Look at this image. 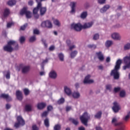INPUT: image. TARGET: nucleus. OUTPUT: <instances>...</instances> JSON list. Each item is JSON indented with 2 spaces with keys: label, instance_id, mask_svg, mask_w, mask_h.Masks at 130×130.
I'll return each instance as SVG.
<instances>
[{
  "label": "nucleus",
  "instance_id": "nucleus-25",
  "mask_svg": "<svg viewBox=\"0 0 130 130\" xmlns=\"http://www.w3.org/2000/svg\"><path fill=\"white\" fill-rule=\"evenodd\" d=\"M44 123L46 127H49V119H48V118H46L44 121Z\"/></svg>",
  "mask_w": 130,
  "mask_h": 130
},
{
  "label": "nucleus",
  "instance_id": "nucleus-49",
  "mask_svg": "<svg viewBox=\"0 0 130 130\" xmlns=\"http://www.w3.org/2000/svg\"><path fill=\"white\" fill-rule=\"evenodd\" d=\"M47 112H49V111H51V110H53V107H52V106L49 105V106H48L47 107Z\"/></svg>",
  "mask_w": 130,
  "mask_h": 130
},
{
  "label": "nucleus",
  "instance_id": "nucleus-13",
  "mask_svg": "<svg viewBox=\"0 0 130 130\" xmlns=\"http://www.w3.org/2000/svg\"><path fill=\"white\" fill-rule=\"evenodd\" d=\"M115 126L117 125H119V127L116 129L115 130H124L125 126L123 125V123L122 122H119L118 123H115Z\"/></svg>",
  "mask_w": 130,
  "mask_h": 130
},
{
  "label": "nucleus",
  "instance_id": "nucleus-31",
  "mask_svg": "<svg viewBox=\"0 0 130 130\" xmlns=\"http://www.w3.org/2000/svg\"><path fill=\"white\" fill-rule=\"evenodd\" d=\"M8 6H10V7H12V6H15L16 5V1L15 0H11L8 1Z\"/></svg>",
  "mask_w": 130,
  "mask_h": 130
},
{
  "label": "nucleus",
  "instance_id": "nucleus-39",
  "mask_svg": "<svg viewBox=\"0 0 130 130\" xmlns=\"http://www.w3.org/2000/svg\"><path fill=\"white\" fill-rule=\"evenodd\" d=\"M87 12H83L81 15V18L82 19H85L87 17Z\"/></svg>",
  "mask_w": 130,
  "mask_h": 130
},
{
  "label": "nucleus",
  "instance_id": "nucleus-61",
  "mask_svg": "<svg viewBox=\"0 0 130 130\" xmlns=\"http://www.w3.org/2000/svg\"><path fill=\"white\" fill-rule=\"evenodd\" d=\"M74 48H76V46L73 45V46H71L69 47V49H70V50H71V51L73 50V49H74Z\"/></svg>",
  "mask_w": 130,
  "mask_h": 130
},
{
  "label": "nucleus",
  "instance_id": "nucleus-58",
  "mask_svg": "<svg viewBox=\"0 0 130 130\" xmlns=\"http://www.w3.org/2000/svg\"><path fill=\"white\" fill-rule=\"evenodd\" d=\"M49 50H50V51H53V50H54V46H51L49 47Z\"/></svg>",
  "mask_w": 130,
  "mask_h": 130
},
{
  "label": "nucleus",
  "instance_id": "nucleus-46",
  "mask_svg": "<svg viewBox=\"0 0 130 130\" xmlns=\"http://www.w3.org/2000/svg\"><path fill=\"white\" fill-rule=\"evenodd\" d=\"M125 96V91L122 90L120 92V97H124Z\"/></svg>",
  "mask_w": 130,
  "mask_h": 130
},
{
  "label": "nucleus",
  "instance_id": "nucleus-16",
  "mask_svg": "<svg viewBox=\"0 0 130 130\" xmlns=\"http://www.w3.org/2000/svg\"><path fill=\"white\" fill-rule=\"evenodd\" d=\"M49 76L51 79H56V77H57V74H56V72H55V71H52L50 72Z\"/></svg>",
  "mask_w": 130,
  "mask_h": 130
},
{
  "label": "nucleus",
  "instance_id": "nucleus-5",
  "mask_svg": "<svg viewBox=\"0 0 130 130\" xmlns=\"http://www.w3.org/2000/svg\"><path fill=\"white\" fill-rule=\"evenodd\" d=\"M80 119L82 123H83V124H85V125H87V123H88V120L90 119V115H89L88 113L85 112L81 116H80Z\"/></svg>",
  "mask_w": 130,
  "mask_h": 130
},
{
  "label": "nucleus",
  "instance_id": "nucleus-45",
  "mask_svg": "<svg viewBox=\"0 0 130 130\" xmlns=\"http://www.w3.org/2000/svg\"><path fill=\"white\" fill-rule=\"evenodd\" d=\"M47 115H48V112L45 111L42 114L41 116H42V117H46V116H47Z\"/></svg>",
  "mask_w": 130,
  "mask_h": 130
},
{
  "label": "nucleus",
  "instance_id": "nucleus-4",
  "mask_svg": "<svg viewBox=\"0 0 130 130\" xmlns=\"http://www.w3.org/2000/svg\"><path fill=\"white\" fill-rule=\"evenodd\" d=\"M46 0H36V2L38 3L37 7L35 8L33 10V14L34 17L36 19H38L39 18V15H38V11L41 7H42V4H41L42 2Z\"/></svg>",
  "mask_w": 130,
  "mask_h": 130
},
{
  "label": "nucleus",
  "instance_id": "nucleus-20",
  "mask_svg": "<svg viewBox=\"0 0 130 130\" xmlns=\"http://www.w3.org/2000/svg\"><path fill=\"white\" fill-rule=\"evenodd\" d=\"M40 14L41 16H44L45 15V13H46V11L47 10L46 9V7H42V6L40 8Z\"/></svg>",
  "mask_w": 130,
  "mask_h": 130
},
{
  "label": "nucleus",
  "instance_id": "nucleus-57",
  "mask_svg": "<svg viewBox=\"0 0 130 130\" xmlns=\"http://www.w3.org/2000/svg\"><path fill=\"white\" fill-rule=\"evenodd\" d=\"M39 33V30L38 29L34 30V34H37V35H38Z\"/></svg>",
  "mask_w": 130,
  "mask_h": 130
},
{
  "label": "nucleus",
  "instance_id": "nucleus-11",
  "mask_svg": "<svg viewBox=\"0 0 130 130\" xmlns=\"http://www.w3.org/2000/svg\"><path fill=\"white\" fill-rule=\"evenodd\" d=\"M90 78H91L90 75L86 76L83 81L84 84H92V83H94V81L93 80H90Z\"/></svg>",
  "mask_w": 130,
  "mask_h": 130
},
{
  "label": "nucleus",
  "instance_id": "nucleus-54",
  "mask_svg": "<svg viewBox=\"0 0 130 130\" xmlns=\"http://www.w3.org/2000/svg\"><path fill=\"white\" fill-rule=\"evenodd\" d=\"M106 0H98V3L100 5H103V4H105V2Z\"/></svg>",
  "mask_w": 130,
  "mask_h": 130
},
{
  "label": "nucleus",
  "instance_id": "nucleus-30",
  "mask_svg": "<svg viewBox=\"0 0 130 130\" xmlns=\"http://www.w3.org/2000/svg\"><path fill=\"white\" fill-rule=\"evenodd\" d=\"M3 15L4 17H8V16L10 15V9H5Z\"/></svg>",
  "mask_w": 130,
  "mask_h": 130
},
{
  "label": "nucleus",
  "instance_id": "nucleus-1",
  "mask_svg": "<svg viewBox=\"0 0 130 130\" xmlns=\"http://www.w3.org/2000/svg\"><path fill=\"white\" fill-rule=\"evenodd\" d=\"M5 51L8 52H12L14 50L19 49V45L15 41H10L8 42L7 45L3 47Z\"/></svg>",
  "mask_w": 130,
  "mask_h": 130
},
{
  "label": "nucleus",
  "instance_id": "nucleus-55",
  "mask_svg": "<svg viewBox=\"0 0 130 130\" xmlns=\"http://www.w3.org/2000/svg\"><path fill=\"white\" fill-rule=\"evenodd\" d=\"M117 119L116 118H113L112 120V123H114V125H115V123H117Z\"/></svg>",
  "mask_w": 130,
  "mask_h": 130
},
{
  "label": "nucleus",
  "instance_id": "nucleus-50",
  "mask_svg": "<svg viewBox=\"0 0 130 130\" xmlns=\"http://www.w3.org/2000/svg\"><path fill=\"white\" fill-rule=\"evenodd\" d=\"M120 91V87H115L114 89V91L115 93H118V92H119Z\"/></svg>",
  "mask_w": 130,
  "mask_h": 130
},
{
  "label": "nucleus",
  "instance_id": "nucleus-22",
  "mask_svg": "<svg viewBox=\"0 0 130 130\" xmlns=\"http://www.w3.org/2000/svg\"><path fill=\"white\" fill-rule=\"evenodd\" d=\"M64 90L65 93L67 95H68V96H70V95H72V90H71V89H70L67 86H64Z\"/></svg>",
  "mask_w": 130,
  "mask_h": 130
},
{
  "label": "nucleus",
  "instance_id": "nucleus-60",
  "mask_svg": "<svg viewBox=\"0 0 130 130\" xmlns=\"http://www.w3.org/2000/svg\"><path fill=\"white\" fill-rule=\"evenodd\" d=\"M106 89L107 90H109L110 91V90H111V85H106Z\"/></svg>",
  "mask_w": 130,
  "mask_h": 130
},
{
  "label": "nucleus",
  "instance_id": "nucleus-63",
  "mask_svg": "<svg viewBox=\"0 0 130 130\" xmlns=\"http://www.w3.org/2000/svg\"><path fill=\"white\" fill-rule=\"evenodd\" d=\"M71 109H72V107H66V111H70V110H71Z\"/></svg>",
  "mask_w": 130,
  "mask_h": 130
},
{
  "label": "nucleus",
  "instance_id": "nucleus-17",
  "mask_svg": "<svg viewBox=\"0 0 130 130\" xmlns=\"http://www.w3.org/2000/svg\"><path fill=\"white\" fill-rule=\"evenodd\" d=\"M112 38L113 39H114L115 40H120L121 39V37L119 35V34L117 33H114L112 35Z\"/></svg>",
  "mask_w": 130,
  "mask_h": 130
},
{
  "label": "nucleus",
  "instance_id": "nucleus-34",
  "mask_svg": "<svg viewBox=\"0 0 130 130\" xmlns=\"http://www.w3.org/2000/svg\"><path fill=\"white\" fill-rule=\"evenodd\" d=\"M61 129V125L59 124L55 125L54 126V130H60Z\"/></svg>",
  "mask_w": 130,
  "mask_h": 130
},
{
  "label": "nucleus",
  "instance_id": "nucleus-48",
  "mask_svg": "<svg viewBox=\"0 0 130 130\" xmlns=\"http://www.w3.org/2000/svg\"><path fill=\"white\" fill-rule=\"evenodd\" d=\"M6 77V79H8L11 78V73L10 72V71H7Z\"/></svg>",
  "mask_w": 130,
  "mask_h": 130
},
{
  "label": "nucleus",
  "instance_id": "nucleus-35",
  "mask_svg": "<svg viewBox=\"0 0 130 130\" xmlns=\"http://www.w3.org/2000/svg\"><path fill=\"white\" fill-rule=\"evenodd\" d=\"M25 40H26V38H25V37L24 36H21L19 38V42L21 43V44H23V43L25 42Z\"/></svg>",
  "mask_w": 130,
  "mask_h": 130
},
{
  "label": "nucleus",
  "instance_id": "nucleus-24",
  "mask_svg": "<svg viewBox=\"0 0 130 130\" xmlns=\"http://www.w3.org/2000/svg\"><path fill=\"white\" fill-rule=\"evenodd\" d=\"M28 8L27 7H24L23 9H21V10L20 12V14L21 16H23V15H25V14L27 13Z\"/></svg>",
  "mask_w": 130,
  "mask_h": 130
},
{
  "label": "nucleus",
  "instance_id": "nucleus-19",
  "mask_svg": "<svg viewBox=\"0 0 130 130\" xmlns=\"http://www.w3.org/2000/svg\"><path fill=\"white\" fill-rule=\"evenodd\" d=\"M46 107V104L44 103H40L38 104L37 106L38 109H39L40 110L43 109V108H45Z\"/></svg>",
  "mask_w": 130,
  "mask_h": 130
},
{
  "label": "nucleus",
  "instance_id": "nucleus-47",
  "mask_svg": "<svg viewBox=\"0 0 130 130\" xmlns=\"http://www.w3.org/2000/svg\"><path fill=\"white\" fill-rule=\"evenodd\" d=\"M93 40H97V39H99V34H95L93 36Z\"/></svg>",
  "mask_w": 130,
  "mask_h": 130
},
{
  "label": "nucleus",
  "instance_id": "nucleus-44",
  "mask_svg": "<svg viewBox=\"0 0 130 130\" xmlns=\"http://www.w3.org/2000/svg\"><path fill=\"white\" fill-rule=\"evenodd\" d=\"M35 40H36V37L35 36H34L30 38L29 41V42H34Z\"/></svg>",
  "mask_w": 130,
  "mask_h": 130
},
{
  "label": "nucleus",
  "instance_id": "nucleus-6",
  "mask_svg": "<svg viewBox=\"0 0 130 130\" xmlns=\"http://www.w3.org/2000/svg\"><path fill=\"white\" fill-rule=\"evenodd\" d=\"M17 120L18 122H16L14 124L15 127L16 128H18V127H19L20 125H25V121L24 119H23V118H22V116H18L17 117Z\"/></svg>",
  "mask_w": 130,
  "mask_h": 130
},
{
  "label": "nucleus",
  "instance_id": "nucleus-40",
  "mask_svg": "<svg viewBox=\"0 0 130 130\" xmlns=\"http://www.w3.org/2000/svg\"><path fill=\"white\" fill-rule=\"evenodd\" d=\"M130 49V44H127L124 46V50H128Z\"/></svg>",
  "mask_w": 130,
  "mask_h": 130
},
{
  "label": "nucleus",
  "instance_id": "nucleus-8",
  "mask_svg": "<svg viewBox=\"0 0 130 130\" xmlns=\"http://www.w3.org/2000/svg\"><path fill=\"white\" fill-rule=\"evenodd\" d=\"M41 26L42 27H46L47 28H52V24L49 20H46L42 22Z\"/></svg>",
  "mask_w": 130,
  "mask_h": 130
},
{
  "label": "nucleus",
  "instance_id": "nucleus-15",
  "mask_svg": "<svg viewBox=\"0 0 130 130\" xmlns=\"http://www.w3.org/2000/svg\"><path fill=\"white\" fill-rule=\"evenodd\" d=\"M96 55H97L99 60L101 61H103V60H104V55H103L102 52L100 51L99 52H96Z\"/></svg>",
  "mask_w": 130,
  "mask_h": 130
},
{
  "label": "nucleus",
  "instance_id": "nucleus-43",
  "mask_svg": "<svg viewBox=\"0 0 130 130\" xmlns=\"http://www.w3.org/2000/svg\"><path fill=\"white\" fill-rule=\"evenodd\" d=\"M53 22L54 25H56V26H60V23L58 20L55 19L54 20Z\"/></svg>",
  "mask_w": 130,
  "mask_h": 130
},
{
  "label": "nucleus",
  "instance_id": "nucleus-64",
  "mask_svg": "<svg viewBox=\"0 0 130 130\" xmlns=\"http://www.w3.org/2000/svg\"><path fill=\"white\" fill-rule=\"evenodd\" d=\"M95 129L96 130H102V128L100 126L96 127Z\"/></svg>",
  "mask_w": 130,
  "mask_h": 130
},
{
  "label": "nucleus",
  "instance_id": "nucleus-9",
  "mask_svg": "<svg viewBox=\"0 0 130 130\" xmlns=\"http://www.w3.org/2000/svg\"><path fill=\"white\" fill-rule=\"evenodd\" d=\"M112 109L115 113L118 112L119 110H120V107L117 102H115L113 103V106L112 107Z\"/></svg>",
  "mask_w": 130,
  "mask_h": 130
},
{
  "label": "nucleus",
  "instance_id": "nucleus-2",
  "mask_svg": "<svg viewBox=\"0 0 130 130\" xmlns=\"http://www.w3.org/2000/svg\"><path fill=\"white\" fill-rule=\"evenodd\" d=\"M121 63H122V60L118 59L116 62L114 69L112 70L110 73V76H113L115 80H118V79H119V72H118V71L120 70Z\"/></svg>",
  "mask_w": 130,
  "mask_h": 130
},
{
  "label": "nucleus",
  "instance_id": "nucleus-26",
  "mask_svg": "<svg viewBox=\"0 0 130 130\" xmlns=\"http://www.w3.org/2000/svg\"><path fill=\"white\" fill-rule=\"evenodd\" d=\"M72 96L73 98H75L76 99H78V98H80V93L79 92H74L72 94Z\"/></svg>",
  "mask_w": 130,
  "mask_h": 130
},
{
  "label": "nucleus",
  "instance_id": "nucleus-33",
  "mask_svg": "<svg viewBox=\"0 0 130 130\" xmlns=\"http://www.w3.org/2000/svg\"><path fill=\"white\" fill-rule=\"evenodd\" d=\"M102 115V112L99 111L94 115V117L95 118H101V116Z\"/></svg>",
  "mask_w": 130,
  "mask_h": 130
},
{
  "label": "nucleus",
  "instance_id": "nucleus-12",
  "mask_svg": "<svg viewBox=\"0 0 130 130\" xmlns=\"http://www.w3.org/2000/svg\"><path fill=\"white\" fill-rule=\"evenodd\" d=\"M30 69L31 68L29 66H23L22 68L21 72L22 74H27V73H29V72H30Z\"/></svg>",
  "mask_w": 130,
  "mask_h": 130
},
{
  "label": "nucleus",
  "instance_id": "nucleus-51",
  "mask_svg": "<svg viewBox=\"0 0 130 130\" xmlns=\"http://www.w3.org/2000/svg\"><path fill=\"white\" fill-rule=\"evenodd\" d=\"M88 48H91L92 49H95L96 48V45H88Z\"/></svg>",
  "mask_w": 130,
  "mask_h": 130
},
{
  "label": "nucleus",
  "instance_id": "nucleus-32",
  "mask_svg": "<svg viewBox=\"0 0 130 130\" xmlns=\"http://www.w3.org/2000/svg\"><path fill=\"white\" fill-rule=\"evenodd\" d=\"M77 54H78L77 51L75 50V51H72L70 54L71 58H74V57H75L77 55Z\"/></svg>",
  "mask_w": 130,
  "mask_h": 130
},
{
  "label": "nucleus",
  "instance_id": "nucleus-56",
  "mask_svg": "<svg viewBox=\"0 0 130 130\" xmlns=\"http://www.w3.org/2000/svg\"><path fill=\"white\" fill-rule=\"evenodd\" d=\"M42 41L45 47H46H46H47V44L46 43V41L43 39V40H42Z\"/></svg>",
  "mask_w": 130,
  "mask_h": 130
},
{
  "label": "nucleus",
  "instance_id": "nucleus-23",
  "mask_svg": "<svg viewBox=\"0 0 130 130\" xmlns=\"http://www.w3.org/2000/svg\"><path fill=\"white\" fill-rule=\"evenodd\" d=\"M130 118V111L127 113V115L123 118V120L126 122L129 120Z\"/></svg>",
  "mask_w": 130,
  "mask_h": 130
},
{
  "label": "nucleus",
  "instance_id": "nucleus-18",
  "mask_svg": "<svg viewBox=\"0 0 130 130\" xmlns=\"http://www.w3.org/2000/svg\"><path fill=\"white\" fill-rule=\"evenodd\" d=\"M76 5H77V3L76 2H71L70 3V6L71 7V13H75L76 12Z\"/></svg>",
  "mask_w": 130,
  "mask_h": 130
},
{
  "label": "nucleus",
  "instance_id": "nucleus-28",
  "mask_svg": "<svg viewBox=\"0 0 130 130\" xmlns=\"http://www.w3.org/2000/svg\"><path fill=\"white\" fill-rule=\"evenodd\" d=\"M24 109L25 111H31L32 110V107L30 105H26Z\"/></svg>",
  "mask_w": 130,
  "mask_h": 130
},
{
  "label": "nucleus",
  "instance_id": "nucleus-59",
  "mask_svg": "<svg viewBox=\"0 0 130 130\" xmlns=\"http://www.w3.org/2000/svg\"><path fill=\"white\" fill-rule=\"evenodd\" d=\"M34 4V2H33V1H32V0H30L28 2L29 6H33Z\"/></svg>",
  "mask_w": 130,
  "mask_h": 130
},
{
  "label": "nucleus",
  "instance_id": "nucleus-52",
  "mask_svg": "<svg viewBox=\"0 0 130 130\" xmlns=\"http://www.w3.org/2000/svg\"><path fill=\"white\" fill-rule=\"evenodd\" d=\"M32 130H39V128L36 125V124L33 125L32 126Z\"/></svg>",
  "mask_w": 130,
  "mask_h": 130
},
{
  "label": "nucleus",
  "instance_id": "nucleus-3",
  "mask_svg": "<svg viewBox=\"0 0 130 130\" xmlns=\"http://www.w3.org/2000/svg\"><path fill=\"white\" fill-rule=\"evenodd\" d=\"M93 26V22H88L85 23L83 24V25H82L81 23H78L77 24H73L71 25V28H74V30L75 31H81L82 29H88V28H91Z\"/></svg>",
  "mask_w": 130,
  "mask_h": 130
},
{
  "label": "nucleus",
  "instance_id": "nucleus-10",
  "mask_svg": "<svg viewBox=\"0 0 130 130\" xmlns=\"http://www.w3.org/2000/svg\"><path fill=\"white\" fill-rule=\"evenodd\" d=\"M0 98L5 99L7 102H10V101H12V98L10 96V95H9V94L2 93L0 95Z\"/></svg>",
  "mask_w": 130,
  "mask_h": 130
},
{
  "label": "nucleus",
  "instance_id": "nucleus-21",
  "mask_svg": "<svg viewBox=\"0 0 130 130\" xmlns=\"http://www.w3.org/2000/svg\"><path fill=\"white\" fill-rule=\"evenodd\" d=\"M110 6L109 5H105L102 9L100 10L101 13H105L107 10L109 9Z\"/></svg>",
  "mask_w": 130,
  "mask_h": 130
},
{
  "label": "nucleus",
  "instance_id": "nucleus-14",
  "mask_svg": "<svg viewBox=\"0 0 130 130\" xmlns=\"http://www.w3.org/2000/svg\"><path fill=\"white\" fill-rule=\"evenodd\" d=\"M16 95L18 100L20 101L23 100V94H22V92L20 91V90L16 91Z\"/></svg>",
  "mask_w": 130,
  "mask_h": 130
},
{
  "label": "nucleus",
  "instance_id": "nucleus-7",
  "mask_svg": "<svg viewBox=\"0 0 130 130\" xmlns=\"http://www.w3.org/2000/svg\"><path fill=\"white\" fill-rule=\"evenodd\" d=\"M123 61L125 66L123 67V70H125L126 69L130 68V58L126 56L123 58Z\"/></svg>",
  "mask_w": 130,
  "mask_h": 130
},
{
  "label": "nucleus",
  "instance_id": "nucleus-53",
  "mask_svg": "<svg viewBox=\"0 0 130 130\" xmlns=\"http://www.w3.org/2000/svg\"><path fill=\"white\" fill-rule=\"evenodd\" d=\"M13 25H14V23L13 22H9L7 23V28H11V27H12V26H13Z\"/></svg>",
  "mask_w": 130,
  "mask_h": 130
},
{
  "label": "nucleus",
  "instance_id": "nucleus-41",
  "mask_svg": "<svg viewBox=\"0 0 130 130\" xmlns=\"http://www.w3.org/2000/svg\"><path fill=\"white\" fill-rule=\"evenodd\" d=\"M57 103L58 104H62L63 103H64V99H63V98L60 99L58 101Z\"/></svg>",
  "mask_w": 130,
  "mask_h": 130
},
{
  "label": "nucleus",
  "instance_id": "nucleus-36",
  "mask_svg": "<svg viewBox=\"0 0 130 130\" xmlns=\"http://www.w3.org/2000/svg\"><path fill=\"white\" fill-rule=\"evenodd\" d=\"M23 92L25 96H28V95L30 94V91L27 88H24L23 89Z\"/></svg>",
  "mask_w": 130,
  "mask_h": 130
},
{
  "label": "nucleus",
  "instance_id": "nucleus-27",
  "mask_svg": "<svg viewBox=\"0 0 130 130\" xmlns=\"http://www.w3.org/2000/svg\"><path fill=\"white\" fill-rule=\"evenodd\" d=\"M113 44L112 41L108 40L105 43L106 47H110Z\"/></svg>",
  "mask_w": 130,
  "mask_h": 130
},
{
  "label": "nucleus",
  "instance_id": "nucleus-42",
  "mask_svg": "<svg viewBox=\"0 0 130 130\" xmlns=\"http://www.w3.org/2000/svg\"><path fill=\"white\" fill-rule=\"evenodd\" d=\"M27 26H28L27 23L24 24L23 25H22L20 27V30L24 31V30H25V29H26V28H27Z\"/></svg>",
  "mask_w": 130,
  "mask_h": 130
},
{
  "label": "nucleus",
  "instance_id": "nucleus-62",
  "mask_svg": "<svg viewBox=\"0 0 130 130\" xmlns=\"http://www.w3.org/2000/svg\"><path fill=\"white\" fill-rule=\"evenodd\" d=\"M6 108L7 110L10 109V108H11V105L9 104H6Z\"/></svg>",
  "mask_w": 130,
  "mask_h": 130
},
{
  "label": "nucleus",
  "instance_id": "nucleus-29",
  "mask_svg": "<svg viewBox=\"0 0 130 130\" xmlns=\"http://www.w3.org/2000/svg\"><path fill=\"white\" fill-rule=\"evenodd\" d=\"M69 120L70 121H72V123H73V124H75V125H78V124H79V122L78 121V120L74 118H70Z\"/></svg>",
  "mask_w": 130,
  "mask_h": 130
},
{
  "label": "nucleus",
  "instance_id": "nucleus-37",
  "mask_svg": "<svg viewBox=\"0 0 130 130\" xmlns=\"http://www.w3.org/2000/svg\"><path fill=\"white\" fill-rule=\"evenodd\" d=\"M58 56L61 61H63V58L64 57V56H63L62 53H59L58 55Z\"/></svg>",
  "mask_w": 130,
  "mask_h": 130
},
{
  "label": "nucleus",
  "instance_id": "nucleus-38",
  "mask_svg": "<svg viewBox=\"0 0 130 130\" xmlns=\"http://www.w3.org/2000/svg\"><path fill=\"white\" fill-rule=\"evenodd\" d=\"M25 16L27 19H30L31 18V12L27 11L25 14Z\"/></svg>",
  "mask_w": 130,
  "mask_h": 130
}]
</instances>
